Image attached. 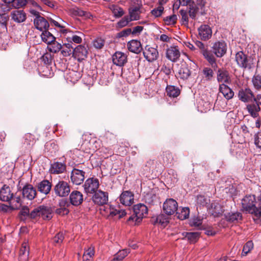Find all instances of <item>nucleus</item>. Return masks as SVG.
Here are the masks:
<instances>
[{
  "instance_id": "obj_61",
  "label": "nucleus",
  "mask_w": 261,
  "mask_h": 261,
  "mask_svg": "<svg viewBox=\"0 0 261 261\" xmlns=\"http://www.w3.org/2000/svg\"><path fill=\"white\" fill-rule=\"evenodd\" d=\"M132 33V29L130 28H128L125 30H122L117 34V37L121 38V37H126Z\"/></svg>"
},
{
  "instance_id": "obj_30",
  "label": "nucleus",
  "mask_w": 261,
  "mask_h": 261,
  "mask_svg": "<svg viewBox=\"0 0 261 261\" xmlns=\"http://www.w3.org/2000/svg\"><path fill=\"white\" fill-rule=\"evenodd\" d=\"M219 92L221 93L224 97L227 100L231 99L234 95V92L232 89L224 84L220 85Z\"/></svg>"
},
{
  "instance_id": "obj_27",
  "label": "nucleus",
  "mask_w": 261,
  "mask_h": 261,
  "mask_svg": "<svg viewBox=\"0 0 261 261\" xmlns=\"http://www.w3.org/2000/svg\"><path fill=\"white\" fill-rule=\"evenodd\" d=\"M141 7L140 6H133L128 10L129 16L128 18L130 21L137 20L140 18Z\"/></svg>"
},
{
  "instance_id": "obj_21",
  "label": "nucleus",
  "mask_w": 261,
  "mask_h": 261,
  "mask_svg": "<svg viewBox=\"0 0 261 261\" xmlns=\"http://www.w3.org/2000/svg\"><path fill=\"white\" fill-rule=\"evenodd\" d=\"M113 62L119 66H123L127 62V56L121 51H117L113 56Z\"/></svg>"
},
{
  "instance_id": "obj_58",
  "label": "nucleus",
  "mask_w": 261,
  "mask_h": 261,
  "mask_svg": "<svg viewBox=\"0 0 261 261\" xmlns=\"http://www.w3.org/2000/svg\"><path fill=\"white\" fill-rule=\"evenodd\" d=\"M112 11L116 17H120L124 14L123 9L118 7H114Z\"/></svg>"
},
{
  "instance_id": "obj_18",
  "label": "nucleus",
  "mask_w": 261,
  "mask_h": 261,
  "mask_svg": "<svg viewBox=\"0 0 261 261\" xmlns=\"http://www.w3.org/2000/svg\"><path fill=\"white\" fill-rule=\"evenodd\" d=\"M11 19L16 23L24 22L26 18V14L22 10H15L10 13Z\"/></svg>"
},
{
  "instance_id": "obj_6",
  "label": "nucleus",
  "mask_w": 261,
  "mask_h": 261,
  "mask_svg": "<svg viewBox=\"0 0 261 261\" xmlns=\"http://www.w3.org/2000/svg\"><path fill=\"white\" fill-rule=\"evenodd\" d=\"M99 183L98 179L95 178H89L87 179L84 185V188L87 194H94L97 191Z\"/></svg>"
},
{
  "instance_id": "obj_55",
  "label": "nucleus",
  "mask_w": 261,
  "mask_h": 261,
  "mask_svg": "<svg viewBox=\"0 0 261 261\" xmlns=\"http://www.w3.org/2000/svg\"><path fill=\"white\" fill-rule=\"evenodd\" d=\"M130 21V20L128 18V16H125L118 22L117 27L120 28L124 27Z\"/></svg>"
},
{
  "instance_id": "obj_47",
  "label": "nucleus",
  "mask_w": 261,
  "mask_h": 261,
  "mask_svg": "<svg viewBox=\"0 0 261 261\" xmlns=\"http://www.w3.org/2000/svg\"><path fill=\"white\" fill-rule=\"evenodd\" d=\"M202 72L206 81H211L212 80L214 76V72L211 68H203Z\"/></svg>"
},
{
  "instance_id": "obj_35",
  "label": "nucleus",
  "mask_w": 261,
  "mask_h": 261,
  "mask_svg": "<svg viewBox=\"0 0 261 261\" xmlns=\"http://www.w3.org/2000/svg\"><path fill=\"white\" fill-rule=\"evenodd\" d=\"M41 37L42 40L47 44L56 40L55 37L48 31V30L41 31Z\"/></svg>"
},
{
  "instance_id": "obj_36",
  "label": "nucleus",
  "mask_w": 261,
  "mask_h": 261,
  "mask_svg": "<svg viewBox=\"0 0 261 261\" xmlns=\"http://www.w3.org/2000/svg\"><path fill=\"white\" fill-rule=\"evenodd\" d=\"M242 215L241 213L239 212L236 213H228L225 215L226 220L232 223H235L238 222L239 220L242 219Z\"/></svg>"
},
{
  "instance_id": "obj_41",
  "label": "nucleus",
  "mask_w": 261,
  "mask_h": 261,
  "mask_svg": "<svg viewBox=\"0 0 261 261\" xmlns=\"http://www.w3.org/2000/svg\"><path fill=\"white\" fill-rule=\"evenodd\" d=\"M10 207L11 210H18L21 206V199L20 197L12 198L10 201Z\"/></svg>"
},
{
  "instance_id": "obj_37",
  "label": "nucleus",
  "mask_w": 261,
  "mask_h": 261,
  "mask_svg": "<svg viewBox=\"0 0 261 261\" xmlns=\"http://www.w3.org/2000/svg\"><path fill=\"white\" fill-rule=\"evenodd\" d=\"M166 92L169 97H176L179 95L180 90L174 86H168L166 87Z\"/></svg>"
},
{
  "instance_id": "obj_19",
  "label": "nucleus",
  "mask_w": 261,
  "mask_h": 261,
  "mask_svg": "<svg viewBox=\"0 0 261 261\" xmlns=\"http://www.w3.org/2000/svg\"><path fill=\"white\" fill-rule=\"evenodd\" d=\"M198 34L201 40L206 41L212 37V31L208 25L203 24L198 28Z\"/></svg>"
},
{
  "instance_id": "obj_13",
  "label": "nucleus",
  "mask_w": 261,
  "mask_h": 261,
  "mask_svg": "<svg viewBox=\"0 0 261 261\" xmlns=\"http://www.w3.org/2000/svg\"><path fill=\"white\" fill-rule=\"evenodd\" d=\"M72 54L74 58L79 61H81L87 58L88 50L84 46L80 45L73 49Z\"/></svg>"
},
{
  "instance_id": "obj_12",
  "label": "nucleus",
  "mask_w": 261,
  "mask_h": 261,
  "mask_svg": "<svg viewBox=\"0 0 261 261\" xmlns=\"http://www.w3.org/2000/svg\"><path fill=\"white\" fill-rule=\"evenodd\" d=\"M180 56V53L178 46H171L166 49V57L173 62H176Z\"/></svg>"
},
{
  "instance_id": "obj_52",
  "label": "nucleus",
  "mask_w": 261,
  "mask_h": 261,
  "mask_svg": "<svg viewBox=\"0 0 261 261\" xmlns=\"http://www.w3.org/2000/svg\"><path fill=\"white\" fill-rule=\"evenodd\" d=\"M129 252L126 249H123L122 250H120L117 253H116L114 255V257L118 260L122 261L123 258L127 255Z\"/></svg>"
},
{
  "instance_id": "obj_26",
  "label": "nucleus",
  "mask_w": 261,
  "mask_h": 261,
  "mask_svg": "<svg viewBox=\"0 0 261 261\" xmlns=\"http://www.w3.org/2000/svg\"><path fill=\"white\" fill-rule=\"evenodd\" d=\"M127 47L130 51L136 54L140 53L142 50L141 42L136 40H132L129 41Z\"/></svg>"
},
{
  "instance_id": "obj_24",
  "label": "nucleus",
  "mask_w": 261,
  "mask_h": 261,
  "mask_svg": "<svg viewBox=\"0 0 261 261\" xmlns=\"http://www.w3.org/2000/svg\"><path fill=\"white\" fill-rule=\"evenodd\" d=\"M51 183L49 180L44 179L38 184L37 189L40 193L47 195L51 190Z\"/></svg>"
},
{
  "instance_id": "obj_17",
  "label": "nucleus",
  "mask_w": 261,
  "mask_h": 261,
  "mask_svg": "<svg viewBox=\"0 0 261 261\" xmlns=\"http://www.w3.org/2000/svg\"><path fill=\"white\" fill-rule=\"evenodd\" d=\"M34 24L35 28L40 31L48 30L49 27L48 22L42 16L35 17L34 19Z\"/></svg>"
},
{
  "instance_id": "obj_3",
  "label": "nucleus",
  "mask_w": 261,
  "mask_h": 261,
  "mask_svg": "<svg viewBox=\"0 0 261 261\" xmlns=\"http://www.w3.org/2000/svg\"><path fill=\"white\" fill-rule=\"evenodd\" d=\"M53 210L49 206L41 205L34 208L30 213V218L35 219L40 217L49 220L53 217Z\"/></svg>"
},
{
  "instance_id": "obj_39",
  "label": "nucleus",
  "mask_w": 261,
  "mask_h": 261,
  "mask_svg": "<svg viewBox=\"0 0 261 261\" xmlns=\"http://www.w3.org/2000/svg\"><path fill=\"white\" fill-rule=\"evenodd\" d=\"M179 77L184 80H187L191 75L190 69L186 66H182L178 71Z\"/></svg>"
},
{
  "instance_id": "obj_57",
  "label": "nucleus",
  "mask_w": 261,
  "mask_h": 261,
  "mask_svg": "<svg viewBox=\"0 0 261 261\" xmlns=\"http://www.w3.org/2000/svg\"><path fill=\"white\" fill-rule=\"evenodd\" d=\"M177 20V16L175 14L166 17L164 18V21L167 25L174 24Z\"/></svg>"
},
{
  "instance_id": "obj_60",
  "label": "nucleus",
  "mask_w": 261,
  "mask_h": 261,
  "mask_svg": "<svg viewBox=\"0 0 261 261\" xmlns=\"http://www.w3.org/2000/svg\"><path fill=\"white\" fill-rule=\"evenodd\" d=\"M198 11V8L196 6H192L190 7V9L189 11V14L190 17L192 19H195L197 13Z\"/></svg>"
},
{
  "instance_id": "obj_28",
  "label": "nucleus",
  "mask_w": 261,
  "mask_h": 261,
  "mask_svg": "<svg viewBox=\"0 0 261 261\" xmlns=\"http://www.w3.org/2000/svg\"><path fill=\"white\" fill-rule=\"evenodd\" d=\"M246 108L252 117L256 118L259 116L260 108L257 102H255L254 101L253 103L248 105Z\"/></svg>"
},
{
  "instance_id": "obj_5",
  "label": "nucleus",
  "mask_w": 261,
  "mask_h": 261,
  "mask_svg": "<svg viewBox=\"0 0 261 261\" xmlns=\"http://www.w3.org/2000/svg\"><path fill=\"white\" fill-rule=\"evenodd\" d=\"M54 190L55 194L60 197L67 196L70 192V186L64 180H60L55 186Z\"/></svg>"
},
{
  "instance_id": "obj_45",
  "label": "nucleus",
  "mask_w": 261,
  "mask_h": 261,
  "mask_svg": "<svg viewBox=\"0 0 261 261\" xmlns=\"http://www.w3.org/2000/svg\"><path fill=\"white\" fill-rule=\"evenodd\" d=\"M50 46L49 47V50L53 53H58L59 51H61L62 48V45L58 42L55 40L51 43L49 44Z\"/></svg>"
},
{
  "instance_id": "obj_62",
  "label": "nucleus",
  "mask_w": 261,
  "mask_h": 261,
  "mask_svg": "<svg viewBox=\"0 0 261 261\" xmlns=\"http://www.w3.org/2000/svg\"><path fill=\"white\" fill-rule=\"evenodd\" d=\"M254 143L257 147L261 148V130L255 135Z\"/></svg>"
},
{
  "instance_id": "obj_56",
  "label": "nucleus",
  "mask_w": 261,
  "mask_h": 261,
  "mask_svg": "<svg viewBox=\"0 0 261 261\" xmlns=\"http://www.w3.org/2000/svg\"><path fill=\"white\" fill-rule=\"evenodd\" d=\"M105 44V41L101 38H97L93 41V46L96 48H101Z\"/></svg>"
},
{
  "instance_id": "obj_54",
  "label": "nucleus",
  "mask_w": 261,
  "mask_h": 261,
  "mask_svg": "<svg viewBox=\"0 0 261 261\" xmlns=\"http://www.w3.org/2000/svg\"><path fill=\"white\" fill-rule=\"evenodd\" d=\"M164 7L162 6H159L157 8L151 10V14L155 17H160L162 15L164 11Z\"/></svg>"
},
{
  "instance_id": "obj_53",
  "label": "nucleus",
  "mask_w": 261,
  "mask_h": 261,
  "mask_svg": "<svg viewBox=\"0 0 261 261\" xmlns=\"http://www.w3.org/2000/svg\"><path fill=\"white\" fill-rule=\"evenodd\" d=\"M26 0H13V2L11 4L12 7L15 9H18L22 7L27 4Z\"/></svg>"
},
{
  "instance_id": "obj_15",
  "label": "nucleus",
  "mask_w": 261,
  "mask_h": 261,
  "mask_svg": "<svg viewBox=\"0 0 261 261\" xmlns=\"http://www.w3.org/2000/svg\"><path fill=\"white\" fill-rule=\"evenodd\" d=\"M22 194L23 198L32 200L36 197L37 192L32 185L27 184L23 187Z\"/></svg>"
},
{
  "instance_id": "obj_33",
  "label": "nucleus",
  "mask_w": 261,
  "mask_h": 261,
  "mask_svg": "<svg viewBox=\"0 0 261 261\" xmlns=\"http://www.w3.org/2000/svg\"><path fill=\"white\" fill-rule=\"evenodd\" d=\"M223 209L221 204L218 202H214L211 204V213L215 217H219L223 213Z\"/></svg>"
},
{
  "instance_id": "obj_59",
  "label": "nucleus",
  "mask_w": 261,
  "mask_h": 261,
  "mask_svg": "<svg viewBox=\"0 0 261 261\" xmlns=\"http://www.w3.org/2000/svg\"><path fill=\"white\" fill-rule=\"evenodd\" d=\"M179 13L181 16L182 23L185 25H188L189 21L187 11L181 9L180 10Z\"/></svg>"
},
{
  "instance_id": "obj_23",
  "label": "nucleus",
  "mask_w": 261,
  "mask_h": 261,
  "mask_svg": "<svg viewBox=\"0 0 261 261\" xmlns=\"http://www.w3.org/2000/svg\"><path fill=\"white\" fill-rule=\"evenodd\" d=\"M62 32L66 35V40L70 44L72 42L79 44L81 43L82 41V39L81 37L73 34L72 32L68 29H63L62 30Z\"/></svg>"
},
{
  "instance_id": "obj_46",
  "label": "nucleus",
  "mask_w": 261,
  "mask_h": 261,
  "mask_svg": "<svg viewBox=\"0 0 261 261\" xmlns=\"http://www.w3.org/2000/svg\"><path fill=\"white\" fill-rule=\"evenodd\" d=\"M119 210L115 209L112 206L107 205V206L103 207V211L106 212V214H102L103 215H107L108 216H110L112 217H114L115 216L118 215Z\"/></svg>"
},
{
  "instance_id": "obj_22",
  "label": "nucleus",
  "mask_w": 261,
  "mask_h": 261,
  "mask_svg": "<svg viewBox=\"0 0 261 261\" xmlns=\"http://www.w3.org/2000/svg\"><path fill=\"white\" fill-rule=\"evenodd\" d=\"M239 99L243 102H247L254 98V95L252 91L249 88L242 89L238 93Z\"/></svg>"
},
{
  "instance_id": "obj_40",
  "label": "nucleus",
  "mask_w": 261,
  "mask_h": 261,
  "mask_svg": "<svg viewBox=\"0 0 261 261\" xmlns=\"http://www.w3.org/2000/svg\"><path fill=\"white\" fill-rule=\"evenodd\" d=\"M71 13L75 16H84L85 18H90L91 15L89 13L81 9L75 7L71 9Z\"/></svg>"
},
{
  "instance_id": "obj_7",
  "label": "nucleus",
  "mask_w": 261,
  "mask_h": 261,
  "mask_svg": "<svg viewBox=\"0 0 261 261\" xmlns=\"http://www.w3.org/2000/svg\"><path fill=\"white\" fill-rule=\"evenodd\" d=\"M144 58L149 62L156 60L159 57V52L156 48L147 45L143 50Z\"/></svg>"
},
{
  "instance_id": "obj_29",
  "label": "nucleus",
  "mask_w": 261,
  "mask_h": 261,
  "mask_svg": "<svg viewBox=\"0 0 261 261\" xmlns=\"http://www.w3.org/2000/svg\"><path fill=\"white\" fill-rule=\"evenodd\" d=\"M66 170V165L61 162H55L51 164L50 171L52 174L63 173Z\"/></svg>"
},
{
  "instance_id": "obj_49",
  "label": "nucleus",
  "mask_w": 261,
  "mask_h": 261,
  "mask_svg": "<svg viewBox=\"0 0 261 261\" xmlns=\"http://www.w3.org/2000/svg\"><path fill=\"white\" fill-rule=\"evenodd\" d=\"M155 222L165 226L169 222L168 217L164 214H160L157 216Z\"/></svg>"
},
{
  "instance_id": "obj_10",
  "label": "nucleus",
  "mask_w": 261,
  "mask_h": 261,
  "mask_svg": "<svg viewBox=\"0 0 261 261\" xmlns=\"http://www.w3.org/2000/svg\"><path fill=\"white\" fill-rule=\"evenodd\" d=\"M212 49L213 53L217 57L221 58L226 53V43L224 41H217L213 44Z\"/></svg>"
},
{
  "instance_id": "obj_48",
  "label": "nucleus",
  "mask_w": 261,
  "mask_h": 261,
  "mask_svg": "<svg viewBox=\"0 0 261 261\" xmlns=\"http://www.w3.org/2000/svg\"><path fill=\"white\" fill-rule=\"evenodd\" d=\"M95 251L93 247H90L85 251L83 255L84 260L88 261L90 258L93 257L94 255Z\"/></svg>"
},
{
  "instance_id": "obj_8",
  "label": "nucleus",
  "mask_w": 261,
  "mask_h": 261,
  "mask_svg": "<svg viewBox=\"0 0 261 261\" xmlns=\"http://www.w3.org/2000/svg\"><path fill=\"white\" fill-rule=\"evenodd\" d=\"M163 208L166 215H172L178 210L177 202L172 198L167 199L163 203Z\"/></svg>"
},
{
  "instance_id": "obj_9",
  "label": "nucleus",
  "mask_w": 261,
  "mask_h": 261,
  "mask_svg": "<svg viewBox=\"0 0 261 261\" xmlns=\"http://www.w3.org/2000/svg\"><path fill=\"white\" fill-rule=\"evenodd\" d=\"M92 200L94 204L98 205L106 204L108 201V193L101 190H98L94 194Z\"/></svg>"
},
{
  "instance_id": "obj_16",
  "label": "nucleus",
  "mask_w": 261,
  "mask_h": 261,
  "mask_svg": "<svg viewBox=\"0 0 261 261\" xmlns=\"http://www.w3.org/2000/svg\"><path fill=\"white\" fill-rule=\"evenodd\" d=\"M70 203L74 206L81 205L83 201V194L77 190L72 191L69 195Z\"/></svg>"
},
{
  "instance_id": "obj_2",
  "label": "nucleus",
  "mask_w": 261,
  "mask_h": 261,
  "mask_svg": "<svg viewBox=\"0 0 261 261\" xmlns=\"http://www.w3.org/2000/svg\"><path fill=\"white\" fill-rule=\"evenodd\" d=\"M133 210L134 215L130 216L127 220L128 224L132 225L138 224L148 214V208L144 204L135 205Z\"/></svg>"
},
{
  "instance_id": "obj_11",
  "label": "nucleus",
  "mask_w": 261,
  "mask_h": 261,
  "mask_svg": "<svg viewBox=\"0 0 261 261\" xmlns=\"http://www.w3.org/2000/svg\"><path fill=\"white\" fill-rule=\"evenodd\" d=\"M85 172L83 170L77 169H73L71 173V180L72 182L76 185H80L82 184L85 179Z\"/></svg>"
},
{
  "instance_id": "obj_38",
  "label": "nucleus",
  "mask_w": 261,
  "mask_h": 261,
  "mask_svg": "<svg viewBox=\"0 0 261 261\" xmlns=\"http://www.w3.org/2000/svg\"><path fill=\"white\" fill-rule=\"evenodd\" d=\"M190 214V209L188 207H182L178 210V212H176V215L178 219L180 220H185L189 218Z\"/></svg>"
},
{
  "instance_id": "obj_1",
  "label": "nucleus",
  "mask_w": 261,
  "mask_h": 261,
  "mask_svg": "<svg viewBox=\"0 0 261 261\" xmlns=\"http://www.w3.org/2000/svg\"><path fill=\"white\" fill-rule=\"evenodd\" d=\"M256 199L254 195H250L246 196L242 200V206L244 211L254 215L255 217H261V206H255Z\"/></svg>"
},
{
  "instance_id": "obj_4",
  "label": "nucleus",
  "mask_w": 261,
  "mask_h": 261,
  "mask_svg": "<svg viewBox=\"0 0 261 261\" xmlns=\"http://www.w3.org/2000/svg\"><path fill=\"white\" fill-rule=\"evenodd\" d=\"M235 59L237 64L241 68L250 69L253 67L252 59L248 57L243 51L238 52Z\"/></svg>"
},
{
  "instance_id": "obj_25",
  "label": "nucleus",
  "mask_w": 261,
  "mask_h": 261,
  "mask_svg": "<svg viewBox=\"0 0 261 261\" xmlns=\"http://www.w3.org/2000/svg\"><path fill=\"white\" fill-rule=\"evenodd\" d=\"M30 248L27 242H23L20 249L19 259L20 261H28L29 259Z\"/></svg>"
},
{
  "instance_id": "obj_42",
  "label": "nucleus",
  "mask_w": 261,
  "mask_h": 261,
  "mask_svg": "<svg viewBox=\"0 0 261 261\" xmlns=\"http://www.w3.org/2000/svg\"><path fill=\"white\" fill-rule=\"evenodd\" d=\"M202 221L203 218H201V217L194 216L191 219L190 224L192 226L198 227L200 229H201L202 228Z\"/></svg>"
},
{
  "instance_id": "obj_50",
  "label": "nucleus",
  "mask_w": 261,
  "mask_h": 261,
  "mask_svg": "<svg viewBox=\"0 0 261 261\" xmlns=\"http://www.w3.org/2000/svg\"><path fill=\"white\" fill-rule=\"evenodd\" d=\"M199 234L197 232H186L185 237L190 241L191 243H195L199 238Z\"/></svg>"
},
{
  "instance_id": "obj_32",
  "label": "nucleus",
  "mask_w": 261,
  "mask_h": 261,
  "mask_svg": "<svg viewBox=\"0 0 261 261\" xmlns=\"http://www.w3.org/2000/svg\"><path fill=\"white\" fill-rule=\"evenodd\" d=\"M39 137V135L35 136V135L32 134H27L24 135L23 144L26 145L27 147H31L33 146L37 140H38Z\"/></svg>"
},
{
  "instance_id": "obj_51",
  "label": "nucleus",
  "mask_w": 261,
  "mask_h": 261,
  "mask_svg": "<svg viewBox=\"0 0 261 261\" xmlns=\"http://www.w3.org/2000/svg\"><path fill=\"white\" fill-rule=\"evenodd\" d=\"M253 243L252 241H248L243 247L242 255H246L253 248Z\"/></svg>"
},
{
  "instance_id": "obj_63",
  "label": "nucleus",
  "mask_w": 261,
  "mask_h": 261,
  "mask_svg": "<svg viewBox=\"0 0 261 261\" xmlns=\"http://www.w3.org/2000/svg\"><path fill=\"white\" fill-rule=\"evenodd\" d=\"M64 239L63 234L61 232L57 233L53 238L54 242L56 243H61Z\"/></svg>"
},
{
  "instance_id": "obj_31",
  "label": "nucleus",
  "mask_w": 261,
  "mask_h": 261,
  "mask_svg": "<svg viewBox=\"0 0 261 261\" xmlns=\"http://www.w3.org/2000/svg\"><path fill=\"white\" fill-rule=\"evenodd\" d=\"M217 80L219 82L229 83L230 82L229 73L227 71L219 69L217 72Z\"/></svg>"
},
{
  "instance_id": "obj_34",
  "label": "nucleus",
  "mask_w": 261,
  "mask_h": 261,
  "mask_svg": "<svg viewBox=\"0 0 261 261\" xmlns=\"http://www.w3.org/2000/svg\"><path fill=\"white\" fill-rule=\"evenodd\" d=\"M213 52L212 53L208 48L203 52L201 54L203 56L204 58L206 61L212 65L213 67L217 66L216 59L213 55Z\"/></svg>"
},
{
  "instance_id": "obj_64",
  "label": "nucleus",
  "mask_w": 261,
  "mask_h": 261,
  "mask_svg": "<svg viewBox=\"0 0 261 261\" xmlns=\"http://www.w3.org/2000/svg\"><path fill=\"white\" fill-rule=\"evenodd\" d=\"M69 212L68 208H66L65 207H61L57 208L56 210V213L60 215H67Z\"/></svg>"
},
{
  "instance_id": "obj_20",
  "label": "nucleus",
  "mask_w": 261,
  "mask_h": 261,
  "mask_svg": "<svg viewBox=\"0 0 261 261\" xmlns=\"http://www.w3.org/2000/svg\"><path fill=\"white\" fill-rule=\"evenodd\" d=\"M13 196L11 188L7 185H4L0 190V199L2 201L9 202Z\"/></svg>"
},
{
  "instance_id": "obj_14",
  "label": "nucleus",
  "mask_w": 261,
  "mask_h": 261,
  "mask_svg": "<svg viewBox=\"0 0 261 261\" xmlns=\"http://www.w3.org/2000/svg\"><path fill=\"white\" fill-rule=\"evenodd\" d=\"M134 194L129 191H123L119 196L120 202L125 206H129L134 203Z\"/></svg>"
},
{
  "instance_id": "obj_44",
  "label": "nucleus",
  "mask_w": 261,
  "mask_h": 261,
  "mask_svg": "<svg viewBox=\"0 0 261 261\" xmlns=\"http://www.w3.org/2000/svg\"><path fill=\"white\" fill-rule=\"evenodd\" d=\"M254 88L258 90H261V75L255 73L252 79Z\"/></svg>"
},
{
  "instance_id": "obj_43",
  "label": "nucleus",
  "mask_w": 261,
  "mask_h": 261,
  "mask_svg": "<svg viewBox=\"0 0 261 261\" xmlns=\"http://www.w3.org/2000/svg\"><path fill=\"white\" fill-rule=\"evenodd\" d=\"M73 48V46L71 44L68 42L67 43H64L62 45V48L61 50V54L64 57L69 56L71 53V49Z\"/></svg>"
}]
</instances>
